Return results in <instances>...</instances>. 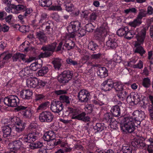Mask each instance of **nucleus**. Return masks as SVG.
<instances>
[{"instance_id": "c9c22d12", "label": "nucleus", "mask_w": 153, "mask_h": 153, "mask_svg": "<svg viewBox=\"0 0 153 153\" xmlns=\"http://www.w3.org/2000/svg\"><path fill=\"white\" fill-rule=\"evenodd\" d=\"M98 100L100 103V105H106L107 104L108 102V99L107 97L103 95H101L99 96L98 98Z\"/></svg>"}, {"instance_id": "7c9ffc66", "label": "nucleus", "mask_w": 153, "mask_h": 153, "mask_svg": "<svg viewBox=\"0 0 153 153\" xmlns=\"http://www.w3.org/2000/svg\"><path fill=\"white\" fill-rule=\"evenodd\" d=\"M3 132V136L4 137H7L11 135V128L10 126H4L2 129Z\"/></svg>"}, {"instance_id": "de8ad7c7", "label": "nucleus", "mask_w": 153, "mask_h": 153, "mask_svg": "<svg viewBox=\"0 0 153 153\" xmlns=\"http://www.w3.org/2000/svg\"><path fill=\"white\" fill-rule=\"evenodd\" d=\"M64 5L65 10L68 12H72L74 9V5L70 3H66Z\"/></svg>"}, {"instance_id": "4d7b16f0", "label": "nucleus", "mask_w": 153, "mask_h": 153, "mask_svg": "<svg viewBox=\"0 0 153 153\" xmlns=\"http://www.w3.org/2000/svg\"><path fill=\"white\" fill-rule=\"evenodd\" d=\"M143 85L146 88H148L150 85V79L148 78H145L143 80Z\"/></svg>"}, {"instance_id": "7ed1b4c3", "label": "nucleus", "mask_w": 153, "mask_h": 153, "mask_svg": "<svg viewBox=\"0 0 153 153\" xmlns=\"http://www.w3.org/2000/svg\"><path fill=\"white\" fill-rule=\"evenodd\" d=\"M57 44V43L55 42L42 46L41 49L45 52L41 53L39 55V57L40 58H47L52 56L53 53L56 52Z\"/></svg>"}, {"instance_id": "6ab92c4d", "label": "nucleus", "mask_w": 153, "mask_h": 153, "mask_svg": "<svg viewBox=\"0 0 153 153\" xmlns=\"http://www.w3.org/2000/svg\"><path fill=\"white\" fill-rule=\"evenodd\" d=\"M113 81L111 79L105 81L101 85L102 90L106 91L111 90L113 88Z\"/></svg>"}, {"instance_id": "f03ea898", "label": "nucleus", "mask_w": 153, "mask_h": 153, "mask_svg": "<svg viewBox=\"0 0 153 153\" xmlns=\"http://www.w3.org/2000/svg\"><path fill=\"white\" fill-rule=\"evenodd\" d=\"M133 119L129 117H126L123 118L122 121L123 124L120 126L121 130L124 133H131L135 129L133 125Z\"/></svg>"}, {"instance_id": "37998d69", "label": "nucleus", "mask_w": 153, "mask_h": 153, "mask_svg": "<svg viewBox=\"0 0 153 153\" xmlns=\"http://www.w3.org/2000/svg\"><path fill=\"white\" fill-rule=\"evenodd\" d=\"M94 128L97 132H100L103 130L106 127L104 126V124L102 123H97L95 126H94Z\"/></svg>"}, {"instance_id": "c03bdc74", "label": "nucleus", "mask_w": 153, "mask_h": 153, "mask_svg": "<svg viewBox=\"0 0 153 153\" xmlns=\"http://www.w3.org/2000/svg\"><path fill=\"white\" fill-rule=\"evenodd\" d=\"M132 149L127 144H124L122 146V151L123 153H132Z\"/></svg>"}, {"instance_id": "4c0bfd02", "label": "nucleus", "mask_w": 153, "mask_h": 153, "mask_svg": "<svg viewBox=\"0 0 153 153\" xmlns=\"http://www.w3.org/2000/svg\"><path fill=\"white\" fill-rule=\"evenodd\" d=\"M52 4L51 0H39V4L42 7H48Z\"/></svg>"}, {"instance_id": "20e7f679", "label": "nucleus", "mask_w": 153, "mask_h": 153, "mask_svg": "<svg viewBox=\"0 0 153 153\" xmlns=\"http://www.w3.org/2000/svg\"><path fill=\"white\" fill-rule=\"evenodd\" d=\"M109 31L108 26L105 24H102L100 28L97 29L95 39L97 40L101 41Z\"/></svg>"}, {"instance_id": "a211bd4d", "label": "nucleus", "mask_w": 153, "mask_h": 153, "mask_svg": "<svg viewBox=\"0 0 153 153\" xmlns=\"http://www.w3.org/2000/svg\"><path fill=\"white\" fill-rule=\"evenodd\" d=\"M81 24L78 21H75L71 22L70 25L68 27V30L69 33L76 32L80 29Z\"/></svg>"}, {"instance_id": "c85d7f7f", "label": "nucleus", "mask_w": 153, "mask_h": 153, "mask_svg": "<svg viewBox=\"0 0 153 153\" xmlns=\"http://www.w3.org/2000/svg\"><path fill=\"white\" fill-rule=\"evenodd\" d=\"M32 94V92L29 90H24L20 92L21 97L24 99H29Z\"/></svg>"}, {"instance_id": "1a4fd4ad", "label": "nucleus", "mask_w": 153, "mask_h": 153, "mask_svg": "<svg viewBox=\"0 0 153 153\" xmlns=\"http://www.w3.org/2000/svg\"><path fill=\"white\" fill-rule=\"evenodd\" d=\"M53 118V114L49 111H43L39 116V120L42 122H51L52 121Z\"/></svg>"}, {"instance_id": "0e129e2a", "label": "nucleus", "mask_w": 153, "mask_h": 153, "mask_svg": "<svg viewBox=\"0 0 153 153\" xmlns=\"http://www.w3.org/2000/svg\"><path fill=\"white\" fill-rule=\"evenodd\" d=\"M133 118H132L133 119V120L132 121L133 122V125L134 126V127L135 126L137 127L139 125L140 123V121L141 120H140L137 119V118H136L135 117H133Z\"/></svg>"}, {"instance_id": "cd10ccee", "label": "nucleus", "mask_w": 153, "mask_h": 153, "mask_svg": "<svg viewBox=\"0 0 153 153\" xmlns=\"http://www.w3.org/2000/svg\"><path fill=\"white\" fill-rule=\"evenodd\" d=\"M133 117L140 120H143L145 117V114L144 112L142 111L136 110L132 114Z\"/></svg>"}, {"instance_id": "4468645a", "label": "nucleus", "mask_w": 153, "mask_h": 153, "mask_svg": "<svg viewBox=\"0 0 153 153\" xmlns=\"http://www.w3.org/2000/svg\"><path fill=\"white\" fill-rule=\"evenodd\" d=\"M54 93L57 95H62L60 96L59 99L60 100V102L62 103V102L66 103L67 104L70 103L69 97L65 95H62L67 93L66 90H60L55 91H54Z\"/></svg>"}, {"instance_id": "5fc2aeb1", "label": "nucleus", "mask_w": 153, "mask_h": 153, "mask_svg": "<svg viewBox=\"0 0 153 153\" xmlns=\"http://www.w3.org/2000/svg\"><path fill=\"white\" fill-rule=\"evenodd\" d=\"M141 98V97L137 93H134L133 104L134 105L137 104L140 101Z\"/></svg>"}, {"instance_id": "49530a36", "label": "nucleus", "mask_w": 153, "mask_h": 153, "mask_svg": "<svg viewBox=\"0 0 153 153\" xmlns=\"http://www.w3.org/2000/svg\"><path fill=\"white\" fill-rule=\"evenodd\" d=\"M11 54H7L6 52H4L0 54V58L3 59V61L4 62L9 60L12 57Z\"/></svg>"}, {"instance_id": "412c9836", "label": "nucleus", "mask_w": 153, "mask_h": 153, "mask_svg": "<svg viewBox=\"0 0 153 153\" xmlns=\"http://www.w3.org/2000/svg\"><path fill=\"white\" fill-rule=\"evenodd\" d=\"M112 115L109 113H106L104 115V119L111 127L112 126L115 125L117 123L116 120L113 117Z\"/></svg>"}, {"instance_id": "9d476101", "label": "nucleus", "mask_w": 153, "mask_h": 153, "mask_svg": "<svg viewBox=\"0 0 153 153\" xmlns=\"http://www.w3.org/2000/svg\"><path fill=\"white\" fill-rule=\"evenodd\" d=\"M131 144L135 148L143 149L146 146L145 139L143 137L135 138L133 139Z\"/></svg>"}, {"instance_id": "c756f323", "label": "nucleus", "mask_w": 153, "mask_h": 153, "mask_svg": "<svg viewBox=\"0 0 153 153\" xmlns=\"http://www.w3.org/2000/svg\"><path fill=\"white\" fill-rule=\"evenodd\" d=\"M106 46L109 48L114 49L118 46L115 40L114 39L109 38L106 42Z\"/></svg>"}, {"instance_id": "b1692460", "label": "nucleus", "mask_w": 153, "mask_h": 153, "mask_svg": "<svg viewBox=\"0 0 153 153\" xmlns=\"http://www.w3.org/2000/svg\"><path fill=\"white\" fill-rule=\"evenodd\" d=\"M108 71L105 67L99 68L97 72L98 76L100 78H104L108 76Z\"/></svg>"}, {"instance_id": "aec40b11", "label": "nucleus", "mask_w": 153, "mask_h": 153, "mask_svg": "<svg viewBox=\"0 0 153 153\" xmlns=\"http://www.w3.org/2000/svg\"><path fill=\"white\" fill-rule=\"evenodd\" d=\"M9 148L16 152L22 147V143L20 140H16L9 144Z\"/></svg>"}, {"instance_id": "0eeeda50", "label": "nucleus", "mask_w": 153, "mask_h": 153, "mask_svg": "<svg viewBox=\"0 0 153 153\" xmlns=\"http://www.w3.org/2000/svg\"><path fill=\"white\" fill-rule=\"evenodd\" d=\"M4 102L5 104L8 106L15 107L19 104V100L17 96L10 95L4 98Z\"/></svg>"}, {"instance_id": "58836bf2", "label": "nucleus", "mask_w": 153, "mask_h": 153, "mask_svg": "<svg viewBox=\"0 0 153 153\" xmlns=\"http://www.w3.org/2000/svg\"><path fill=\"white\" fill-rule=\"evenodd\" d=\"M135 47L136 48L134 50V53H139L141 56H142L145 53L146 51L140 45Z\"/></svg>"}, {"instance_id": "2f4dec72", "label": "nucleus", "mask_w": 153, "mask_h": 153, "mask_svg": "<svg viewBox=\"0 0 153 153\" xmlns=\"http://www.w3.org/2000/svg\"><path fill=\"white\" fill-rule=\"evenodd\" d=\"M36 38L41 42H45L47 37L45 33L42 31H39L36 32Z\"/></svg>"}, {"instance_id": "864d4df0", "label": "nucleus", "mask_w": 153, "mask_h": 153, "mask_svg": "<svg viewBox=\"0 0 153 153\" xmlns=\"http://www.w3.org/2000/svg\"><path fill=\"white\" fill-rule=\"evenodd\" d=\"M49 16L47 13H42L40 16V19L39 21V23H42L45 21L47 20Z\"/></svg>"}, {"instance_id": "f257e3e1", "label": "nucleus", "mask_w": 153, "mask_h": 153, "mask_svg": "<svg viewBox=\"0 0 153 153\" xmlns=\"http://www.w3.org/2000/svg\"><path fill=\"white\" fill-rule=\"evenodd\" d=\"M64 114L65 116L71 114L72 115V119H77L85 122L90 121V118L86 115V113L85 112L81 111L77 108L68 107Z\"/></svg>"}, {"instance_id": "79ce46f5", "label": "nucleus", "mask_w": 153, "mask_h": 153, "mask_svg": "<svg viewBox=\"0 0 153 153\" xmlns=\"http://www.w3.org/2000/svg\"><path fill=\"white\" fill-rule=\"evenodd\" d=\"M128 30V28L127 27H125L124 28H120L117 30V34L119 36H125L126 31Z\"/></svg>"}, {"instance_id": "5701e85b", "label": "nucleus", "mask_w": 153, "mask_h": 153, "mask_svg": "<svg viewBox=\"0 0 153 153\" xmlns=\"http://www.w3.org/2000/svg\"><path fill=\"white\" fill-rule=\"evenodd\" d=\"M27 86L29 88H35L39 84V80L36 78H29L26 81Z\"/></svg>"}, {"instance_id": "f3484780", "label": "nucleus", "mask_w": 153, "mask_h": 153, "mask_svg": "<svg viewBox=\"0 0 153 153\" xmlns=\"http://www.w3.org/2000/svg\"><path fill=\"white\" fill-rule=\"evenodd\" d=\"M63 104L59 101H53L51 103V109L53 112L58 113L63 109Z\"/></svg>"}, {"instance_id": "6e6d98bb", "label": "nucleus", "mask_w": 153, "mask_h": 153, "mask_svg": "<svg viewBox=\"0 0 153 153\" xmlns=\"http://www.w3.org/2000/svg\"><path fill=\"white\" fill-rule=\"evenodd\" d=\"M85 28L87 31L91 32L94 30L95 27L91 23H88L86 25Z\"/></svg>"}, {"instance_id": "338daca9", "label": "nucleus", "mask_w": 153, "mask_h": 153, "mask_svg": "<svg viewBox=\"0 0 153 153\" xmlns=\"http://www.w3.org/2000/svg\"><path fill=\"white\" fill-rule=\"evenodd\" d=\"M124 12L126 14H128L129 13H136L137 12V10L134 7H132L125 10Z\"/></svg>"}, {"instance_id": "bb28decb", "label": "nucleus", "mask_w": 153, "mask_h": 153, "mask_svg": "<svg viewBox=\"0 0 153 153\" xmlns=\"http://www.w3.org/2000/svg\"><path fill=\"white\" fill-rule=\"evenodd\" d=\"M111 112L113 116L118 117L120 116V108L118 105L113 106L111 109Z\"/></svg>"}, {"instance_id": "6e6552de", "label": "nucleus", "mask_w": 153, "mask_h": 153, "mask_svg": "<svg viewBox=\"0 0 153 153\" xmlns=\"http://www.w3.org/2000/svg\"><path fill=\"white\" fill-rule=\"evenodd\" d=\"M73 72L70 71H65L62 73L58 77V81L60 83L68 82L72 78Z\"/></svg>"}, {"instance_id": "8fccbe9b", "label": "nucleus", "mask_w": 153, "mask_h": 153, "mask_svg": "<svg viewBox=\"0 0 153 153\" xmlns=\"http://www.w3.org/2000/svg\"><path fill=\"white\" fill-rule=\"evenodd\" d=\"M125 37L128 39H130L132 38L135 34V32L132 30H128L126 31Z\"/></svg>"}, {"instance_id": "2eb2a0df", "label": "nucleus", "mask_w": 153, "mask_h": 153, "mask_svg": "<svg viewBox=\"0 0 153 153\" xmlns=\"http://www.w3.org/2000/svg\"><path fill=\"white\" fill-rule=\"evenodd\" d=\"M39 134H40L37 132L30 133L25 136L23 138V140L24 142L31 143L32 141H34L38 139Z\"/></svg>"}, {"instance_id": "3c124183", "label": "nucleus", "mask_w": 153, "mask_h": 153, "mask_svg": "<svg viewBox=\"0 0 153 153\" xmlns=\"http://www.w3.org/2000/svg\"><path fill=\"white\" fill-rule=\"evenodd\" d=\"M48 71V68L47 67H44L39 71L38 74L40 76H43L46 74Z\"/></svg>"}, {"instance_id": "a19ab883", "label": "nucleus", "mask_w": 153, "mask_h": 153, "mask_svg": "<svg viewBox=\"0 0 153 153\" xmlns=\"http://www.w3.org/2000/svg\"><path fill=\"white\" fill-rule=\"evenodd\" d=\"M11 8L12 9L16 10V11H23L25 9V7L21 4H19L18 5H15L14 4L13 5L11 6Z\"/></svg>"}, {"instance_id": "423d86ee", "label": "nucleus", "mask_w": 153, "mask_h": 153, "mask_svg": "<svg viewBox=\"0 0 153 153\" xmlns=\"http://www.w3.org/2000/svg\"><path fill=\"white\" fill-rule=\"evenodd\" d=\"M11 121L13 124L16 125L14 128L17 132H21L24 130L26 123L21 120L19 118L14 116L11 118Z\"/></svg>"}, {"instance_id": "72a5a7b5", "label": "nucleus", "mask_w": 153, "mask_h": 153, "mask_svg": "<svg viewBox=\"0 0 153 153\" xmlns=\"http://www.w3.org/2000/svg\"><path fill=\"white\" fill-rule=\"evenodd\" d=\"M64 45L67 48L68 50H69L73 48L75 46V43L71 39H67L66 40Z\"/></svg>"}, {"instance_id": "dca6fc26", "label": "nucleus", "mask_w": 153, "mask_h": 153, "mask_svg": "<svg viewBox=\"0 0 153 153\" xmlns=\"http://www.w3.org/2000/svg\"><path fill=\"white\" fill-rule=\"evenodd\" d=\"M90 94L89 92L86 90L83 89L81 90L77 95L79 100L81 102H87L88 100V97Z\"/></svg>"}, {"instance_id": "69168bd1", "label": "nucleus", "mask_w": 153, "mask_h": 153, "mask_svg": "<svg viewBox=\"0 0 153 153\" xmlns=\"http://www.w3.org/2000/svg\"><path fill=\"white\" fill-rule=\"evenodd\" d=\"M49 138H50V140H53L54 139L55 137V134L53 131H49L47 132Z\"/></svg>"}, {"instance_id": "ddd939ff", "label": "nucleus", "mask_w": 153, "mask_h": 153, "mask_svg": "<svg viewBox=\"0 0 153 153\" xmlns=\"http://www.w3.org/2000/svg\"><path fill=\"white\" fill-rule=\"evenodd\" d=\"M26 55L19 53L14 54L13 56V62H16L18 60L21 59L25 63H28L32 62L34 59L33 58H26Z\"/></svg>"}, {"instance_id": "603ef678", "label": "nucleus", "mask_w": 153, "mask_h": 153, "mask_svg": "<svg viewBox=\"0 0 153 153\" xmlns=\"http://www.w3.org/2000/svg\"><path fill=\"white\" fill-rule=\"evenodd\" d=\"M134 93H131L128 95L126 98V101L130 104H133Z\"/></svg>"}, {"instance_id": "ea45409f", "label": "nucleus", "mask_w": 153, "mask_h": 153, "mask_svg": "<svg viewBox=\"0 0 153 153\" xmlns=\"http://www.w3.org/2000/svg\"><path fill=\"white\" fill-rule=\"evenodd\" d=\"M43 146V143L40 142H37L35 143H32L29 145V147L31 149L40 148Z\"/></svg>"}, {"instance_id": "774afa93", "label": "nucleus", "mask_w": 153, "mask_h": 153, "mask_svg": "<svg viewBox=\"0 0 153 153\" xmlns=\"http://www.w3.org/2000/svg\"><path fill=\"white\" fill-rule=\"evenodd\" d=\"M49 9L52 10L60 11L62 10L60 6H51L49 8Z\"/></svg>"}, {"instance_id": "39448f33", "label": "nucleus", "mask_w": 153, "mask_h": 153, "mask_svg": "<svg viewBox=\"0 0 153 153\" xmlns=\"http://www.w3.org/2000/svg\"><path fill=\"white\" fill-rule=\"evenodd\" d=\"M147 13V11L144 9L139 10V12L136 19L132 22H130L128 23V25L134 27L139 26L142 23V19L143 17H145Z\"/></svg>"}, {"instance_id": "052dcab7", "label": "nucleus", "mask_w": 153, "mask_h": 153, "mask_svg": "<svg viewBox=\"0 0 153 153\" xmlns=\"http://www.w3.org/2000/svg\"><path fill=\"white\" fill-rule=\"evenodd\" d=\"M102 57V54L98 53L96 54H93L91 55L90 58L91 59H101Z\"/></svg>"}, {"instance_id": "e433bc0d", "label": "nucleus", "mask_w": 153, "mask_h": 153, "mask_svg": "<svg viewBox=\"0 0 153 153\" xmlns=\"http://www.w3.org/2000/svg\"><path fill=\"white\" fill-rule=\"evenodd\" d=\"M11 1L12 0H2L3 3L7 6V7H5V10L9 13L10 12H12L11 6L14 4H11Z\"/></svg>"}, {"instance_id": "4be33fe9", "label": "nucleus", "mask_w": 153, "mask_h": 153, "mask_svg": "<svg viewBox=\"0 0 153 153\" xmlns=\"http://www.w3.org/2000/svg\"><path fill=\"white\" fill-rule=\"evenodd\" d=\"M33 74V71L30 68L28 67H25L22 69L19 72V75L21 77L25 76L27 77L29 76H32Z\"/></svg>"}, {"instance_id": "680f3d73", "label": "nucleus", "mask_w": 153, "mask_h": 153, "mask_svg": "<svg viewBox=\"0 0 153 153\" xmlns=\"http://www.w3.org/2000/svg\"><path fill=\"white\" fill-rule=\"evenodd\" d=\"M66 61L68 64L70 65H77L78 64V63L77 61L73 60L69 58L67 59Z\"/></svg>"}, {"instance_id": "473e14b6", "label": "nucleus", "mask_w": 153, "mask_h": 153, "mask_svg": "<svg viewBox=\"0 0 153 153\" xmlns=\"http://www.w3.org/2000/svg\"><path fill=\"white\" fill-rule=\"evenodd\" d=\"M128 94V91L123 90L118 92L117 95L119 99L122 101H123L126 99Z\"/></svg>"}, {"instance_id": "a18cd8bd", "label": "nucleus", "mask_w": 153, "mask_h": 153, "mask_svg": "<svg viewBox=\"0 0 153 153\" xmlns=\"http://www.w3.org/2000/svg\"><path fill=\"white\" fill-rule=\"evenodd\" d=\"M50 102H43L40 104L37 108V111L41 110H44L47 109L49 106Z\"/></svg>"}, {"instance_id": "13d9d810", "label": "nucleus", "mask_w": 153, "mask_h": 153, "mask_svg": "<svg viewBox=\"0 0 153 153\" xmlns=\"http://www.w3.org/2000/svg\"><path fill=\"white\" fill-rule=\"evenodd\" d=\"M46 27H47V30L48 31H50L51 29H52V27L53 26V23L51 21H48L46 22Z\"/></svg>"}, {"instance_id": "393cba45", "label": "nucleus", "mask_w": 153, "mask_h": 153, "mask_svg": "<svg viewBox=\"0 0 153 153\" xmlns=\"http://www.w3.org/2000/svg\"><path fill=\"white\" fill-rule=\"evenodd\" d=\"M51 63L53 64L55 69L58 70L62 65L63 61L59 58H53L52 59Z\"/></svg>"}, {"instance_id": "bf43d9fd", "label": "nucleus", "mask_w": 153, "mask_h": 153, "mask_svg": "<svg viewBox=\"0 0 153 153\" xmlns=\"http://www.w3.org/2000/svg\"><path fill=\"white\" fill-rule=\"evenodd\" d=\"M19 30L22 33H26L29 31L28 27L22 25L19 27Z\"/></svg>"}, {"instance_id": "09e8293b", "label": "nucleus", "mask_w": 153, "mask_h": 153, "mask_svg": "<svg viewBox=\"0 0 153 153\" xmlns=\"http://www.w3.org/2000/svg\"><path fill=\"white\" fill-rule=\"evenodd\" d=\"M98 47L97 45L93 41L90 42L88 45V48L90 50L94 51Z\"/></svg>"}, {"instance_id": "a878e982", "label": "nucleus", "mask_w": 153, "mask_h": 153, "mask_svg": "<svg viewBox=\"0 0 153 153\" xmlns=\"http://www.w3.org/2000/svg\"><path fill=\"white\" fill-rule=\"evenodd\" d=\"M42 60L39 59L36 62L32 63L30 66L29 68L33 71H36L38 69L41 68L42 65Z\"/></svg>"}, {"instance_id": "9b49d317", "label": "nucleus", "mask_w": 153, "mask_h": 153, "mask_svg": "<svg viewBox=\"0 0 153 153\" xmlns=\"http://www.w3.org/2000/svg\"><path fill=\"white\" fill-rule=\"evenodd\" d=\"M146 34V29L145 28L142 29L140 33L136 34L135 38L137 41L135 42V46L143 45L144 42Z\"/></svg>"}, {"instance_id": "f8f14e48", "label": "nucleus", "mask_w": 153, "mask_h": 153, "mask_svg": "<svg viewBox=\"0 0 153 153\" xmlns=\"http://www.w3.org/2000/svg\"><path fill=\"white\" fill-rule=\"evenodd\" d=\"M17 111H20L22 115L25 118H30L32 115L31 110L29 107L22 105L18 106L16 108Z\"/></svg>"}, {"instance_id": "e2e57ef3", "label": "nucleus", "mask_w": 153, "mask_h": 153, "mask_svg": "<svg viewBox=\"0 0 153 153\" xmlns=\"http://www.w3.org/2000/svg\"><path fill=\"white\" fill-rule=\"evenodd\" d=\"M143 63L141 60H139L137 64L134 65L133 66V68H138L140 69L143 68Z\"/></svg>"}, {"instance_id": "f704fd0d", "label": "nucleus", "mask_w": 153, "mask_h": 153, "mask_svg": "<svg viewBox=\"0 0 153 153\" xmlns=\"http://www.w3.org/2000/svg\"><path fill=\"white\" fill-rule=\"evenodd\" d=\"M113 88L117 91L119 92L123 89L124 85L120 82H113Z\"/></svg>"}]
</instances>
